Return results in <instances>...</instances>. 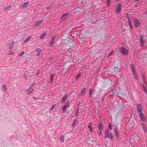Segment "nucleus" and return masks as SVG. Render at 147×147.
<instances>
[{
	"label": "nucleus",
	"mask_w": 147,
	"mask_h": 147,
	"mask_svg": "<svg viewBox=\"0 0 147 147\" xmlns=\"http://www.w3.org/2000/svg\"><path fill=\"white\" fill-rule=\"evenodd\" d=\"M116 1H118V0H116Z\"/></svg>",
	"instance_id": "45"
},
{
	"label": "nucleus",
	"mask_w": 147,
	"mask_h": 147,
	"mask_svg": "<svg viewBox=\"0 0 147 147\" xmlns=\"http://www.w3.org/2000/svg\"><path fill=\"white\" fill-rule=\"evenodd\" d=\"M143 36L142 35H141L140 36V45H142L143 44Z\"/></svg>",
	"instance_id": "20"
},
{
	"label": "nucleus",
	"mask_w": 147,
	"mask_h": 147,
	"mask_svg": "<svg viewBox=\"0 0 147 147\" xmlns=\"http://www.w3.org/2000/svg\"><path fill=\"white\" fill-rule=\"evenodd\" d=\"M122 6L121 4L119 3L118 4L116 7V12L118 13L120 11Z\"/></svg>",
	"instance_id": "5"
},
{
	"label": "nucleus",
	"mask_w": 147,
	"mask_h": 147,
	"mask_svg": "<svg viewBox=\"0 0 147 147\" xmlns=\"http://www.w3.org/2000/svg\"><path fill=\"white\" fill-rule=\"evenodd\" d=\"M114 53V51H111L109 54V56L112 55Z\"/></svg>",
	"instance_id": "35"
},
{
	"label": "nucleus",
	"mask_w": 147,
	"mask_h": 147,
	"mask_svg": "<svg viewBox=\"0 0 147 147\" xmlns=\"http://www.w3.org/2000/svg\"><path fill=\"white\" fill-rule=\"evenodd\" d=\"M34 84H33L31 86V87H30L28 89L26 90V92L28 94H29L32 92L34 90V89L33 88L34 86Z\"/></svg>",
	"instance_id": "7"
},
{
	"label": "nucleus",
	"mask_w": 147,
	"mask_h": 147,
	"mask_svg": "<svg viewBox=\"0 0 147 147\" xmlns=\"http://www.w3.org/2000/svg\"><path fill=\"white\" fill-rule=\"evenodd\" d=\"M78 115V113H77V112H76L75 114V116H76Z\"/></svg>",
	"instance_id": "41"
},
{
	"label": "nucleus",
	"mask_w": 147,
	"mask_h": 147,
	"mask_svg": "<svg viewBox=\"0 0 147 147\" xmlns=\"http://www.w3.org/2000/svg\"><path fill=\"white\" fill-rule=\"evenodd\" d=\"M95 90H94L92 89L90 90V97H92L93 96V95L95 93Z\"/></svg>",
	"instance_id": "12"
},
{
	"label": "nucleus",
	"mask_w": 147,
	"mask_h": 147,
	"mask_svg": "<svg viewBox=\"0 0 147 147\" xmlns=\"http://www.w3.org/2000/svg\"><path fill=\"white\" fill-rule=\"evenodd\" d=\"M69 101L66 102L65 104V105L62 107V111L64 113L66 111V109L69 108Z\"/></svg>",
	"instance_id": "6"
},
{
	"label": "nucleus",
	"mask_w": 147,
	"mask_h": 147,
	"mask_svg": "<svg viewBox=\"0 0 147 147\" xmlns=\"http://www.w3.org/2000/svg\"><path fill=\"white\" fill-rule=\"evenodd\" d=\"M76 112H77L78 113H79V109H77L76 110Z\"/></svg>",
	"instance_id": "40"
},
{
	"label": "nucleus",
	"mask_w": 147,
	"mask_h": 147,
	"mask_svg": "<svg viewBox=\"0 0 147 147\" xmlns=\"http://www.w3.org/2000/svg\"><path fill=\"white\" fill-rule=\"evenodd\" d=\"M62 45L61 46V49L63 50H65L69 47H72L73 45V43L72 41H70L67 39H65L62 41Z\"/></svg>",
	"instance_id": "1"
},
{
	"label": "nucleus",
	"mask_w": 147,
	"mask_h": 147,
	"mask_svg": "<svg viewBox=\"0 0 147 147\" xmlns=\"http://www.w3.org/2000/svg\"><path fill=\"white\" fill-rule=\"evenodd\" d=\"M145 91H146V90L145 89Z\"/></svg>",
	"instance_id": "44"
},
{
	"label": "nucleus",
	"mask_w": 147,
	"mask_h": 147,
	"mask_svg": "<svg viewBox=\"0 0 147 147\" xmlns=\"http://www.w3.org/2000/svg\"><path fill=\"white\" fill-rule=\"evenodd\" d=\"M14 42L12 41L11 42L9 45H8V47L9 48L11 49L14 46Z\"/></svg>",
	"instance_id": "18"
},
{
	"label": "nucleus",
	"mask_w": 147,
	"mask_h": 147,
	"mask_svg": "<svg viewBox=\"0 0 147 147\" xmlns=\"http://www.w3.org/2000/svg\"><path fill=\"white\" fill-rule=\"evenodd\" d=\"M139 117L144 122L146 121V119L142 113H139Z\"/></svg>",
	"instance_id": "8"
},
{
	"label": "nucleus",
	"mask_w": 147,
	"mask_h": 147,
	"mask_svg": "<svg viewBox=\"0 0 147 147\" xmlns=\"http://www.w3.org/2000/svg\"><path fill=\"white\" fill-rule=\"evenodd\" d=\"M133 21L135 24V26L136 28H137L139 26L140 23L138 20L136 18H134L133 19Z\"/></svg>",
	"instance_id": "3"
},
{
	"label": "nucleus",
	"mask_w": 147,
	"mask_h": 147,
	"mask_svg": "<svg viewBox=\"0 0 147 147\" xmlns=\"http://www.w3.org/2000/svg\"><path fill=\"white\" fill-rule=\"evenodd\" d=\"M24 54V52H23L21 53L20 54H19V55L20 56H22V55H23Z\"/></svg>",
	"instance_id": "38"
},
{
	"label": "nucleus",
	"mask_w": 147,
	"mask_h": 147,
	"mask_svg": "<svg viewBox=\"0 0 147 147\" xmlns=\"http://www.w3.org/2000/svg\"><path fill=\"white\" fill-rule=\"evenodd\" d=\"M107 2L108 4V5H109L110 2V0H107Z\"/></svg>",
	"instance_id": "39"
},
{
	"label": "nucleus",
	"mask_w": 147,
	"mask_h": 147,
	"mask_svg": "<svg viewBox=\"0 0 147 147\" xmlns=\"http://www.w3.org/2000/svg\"><path fill=\"white\" fill-rule=\"evenodd\" d=\"M91 125H92V123H90L88 125V127L89 128L90 131H92V128L91 127Z\"/></svg>",
	"instance_id": "33"
},
{
	"label": "nucleus",
	"mask_w": 147,
	"mask_h": 147,
	"mask_svg": "<svg viewBox=\"0 0 147 147\" xmlns=\"http://www.w3.org/2000/svg\"><path fill=\"white\" fill-rule=\"evenodd\" d=\"M2 88L3 89V90L4 91H6L7 88V86L5 84L3 85L2 86Z\"/></svg>",
	"instance_id": "25"
},
{
	"label": "nucleus",
	"mask_w": 147,
	"mask_h": 147,
	"mask_svg": "<svg viewBox=\"0 0 147 147\" xmlns=\"http://www.w3.org/2000/svg\"><path fill=\"white\" fill-rule=\"evenodd\" d=\"M109 136L111 138L112 140L113 139V136L112 134V133L111 132H110L109 133Z\"/></svg>",
	"instance_id": "32"
},
{
	"label": "nucleus",
	"mask_w": 147,
	"mask_h": 147,
	"mask_svg": "<svg viewBox=\"0 0 147 147\" xmlns=\"http://www.w3.org/2000/svg\"><path fill=\"white\" fill-rule=\"evenodd\" d=\"M29 2L28 1H27L24 3L22 5V8L24 9L27 7L28 5Z\"/></svg>",
	"instance_id": "13"
},
{
	"label": "nucleus",
	"mask_w": 147,
	"mask_h": 147,
	"mask_svg": "<svg viewBox=\"0 0 147 147\" xmlns=\"http://www.w3.org/2000/svg\"><path fill=\"white\" fill-rule=\"evenodd\" d=\"M109 128L110 129H112V125L111 123L110 122H109Z\"/></svg>",
	"instance_id": "34"
},
{
	"label": "nucleus",
	"mask_w": 147,
	"mask_h": 147,
	"mask_svg": "<svg viewBox=\"0 0 147 147\" xmlns=\"http://www.w3.org/2000/svg\"><path fill=\"white\" fill-rule=\"evenodd\" d=\"M114 131L115 134L116 136L117 137H118L119 136V134L117 131V130L116 129H115L114 130Z\"/></svg>",
	"instance_id": "26"
},
{
	"label": "nucleus",
	"mask_w": 147,
	"mask_h": 147,
	"mask_svg": "<svg viewBox=\"0 0 147 147\" xmlns=\"http://www.w3.org/2000/svg\"><path fill=\"white\" fill-rule=\"evenodd\" d=\"M69 13L64 14H63L60 18L62 20H64L69 17Z\"/></svg>",
	"instance_id": "9"
},
{
	"label": "nucleus",
	"mask_w": 147,
	"mask_h": 147,
	"mask_svg": "<svg viewBox=\"0 0 147 147\" xmlns=\"http://www.w3.org/2000/svg\"><path fill=\"white\" fill-rule=\"evenodd\" d=\"M74 124H75V121L73 123V124H72L73 125Z\"/></svg>",
	"instance_id": "42"
},
{
	"label": "nucleus",
	"mask_w": 147,
	"mask_h": 147,
	"mask_svg": "<svg viewBox=\"0 0 147 147\" xmlns=\"http://www.w3.org/2000/svg\"><path fill=\"white\" fill-rule=\"evenodd\" d=\"M128 24H129V27L131 28H132V25L131 24V21L129 18H128Z\"/></svg>",
	"instance_id": "23"
},
{
	"label": "nucleus",
	"mask_w": 147,
	"mask_h": 147,
	"mask_svg": "<svg viewBox=\"0 0 147 147\" xmlns=\"http://www.w3.org/2000/svg\"><path fill=\"white\" fill-rule=\"evenodd\" d=\"M81 76V73H80L78 74V75L77 76L76 79H78Z\"/></svg>",
	"instance_id": "31"
},
{
	"label": "nucleus",
	"mask_w": 147,
	"mask_h": 147,
	"mask_svg": "<svg viewBox=\"0 0 147 147\" xmlns=\"http://www.w3.org/2000/svg\"><path fill=\"white\" fill-rule=\"evenodd\" d=\"M59 140L62 142H64V136H61L59 138Z\"/></svg>",
	"instance_id": "21"
},
{
	"label": "nucleus",
	"mask_w": 147,
	"mask_h": 147,
	"mask_svg": "<svg viewBox=\"0 0 147 147\" xmlns=\"http://www.w3.org/2000/svg\"><path fill=\"white\" fill-rule=\"evenodd\" d=\"M10 5H8L7 6L5 7L4 8V9L5 10H7L8 9L11 7Z\"/></svg>",
	"instance_id": "28"
},
{
	"label": "nucleus",
	"mask_w": 147,
	"mask_h": 147,
	"mask_svg": "<svg viewBox=\"0 0 147 147\" xmlns=\"http://www.w3.org/2000/svg\"><path fill=\"white\" fill-rule=\"evenodd\" d=\"M55 105H53L52 106V107L51 108V111H52L53 109L55 107Z\"/></svg>",
	"instance_id": "37"
},
{
	"label": "nucleus",
	"mask_w": 147,
	"mask_h": 147,
	"mask_svg": "<svg viewBox=\"0 0 147 147\" xmlns=\"http://www.w3.org/2000/svg\"><path fill=\"white\" fill-rule=\"evenodd\" d=\"M54 75L53 74H52L51 76V77H50V82H52V81H53V77H54Z\"/></svg>",
	"instance_id": "29"
},
{
	"label": "nucleus",
	"mask_w": 147,
	"mask_h": 147,
	"mask_svg": "<svg viewBox=\"0 0 147 147\" xmlns=\"http://www.w3.org/2000/svg\"><path fill=\"white\" fill-rule=\"evenodd\" d=\"M31 38V37L30 36H28L27 38L25 40V42L26 43V42L28 41L29 40H30Z\"/></svg>",
	"instance_id": "30"
},
{
	"label": "nucleus",
	"mask_w": 147,
	"mask_h": 147,
	"mask_svg": "<svg viewBox=\"0 0 147 147\" xmlns=\"http://www.w3.org/2000/svg\"><path fill=\"white\" fill-rule=\"evenodd\" d=\"M55 38L54 37L53 38H52L51 39V40L50 41V44L51 45V46L52 47H53V45L54 43V42L55 40Z\"/></svg>",
	"instance_id": "16"
},
{
	"label": "nucleus",
	"mask_w": 147,
	"mask_h": 147,
	"mask_svg": "<svg viewBox=\"0 0 147 147\" xmlns=\"http://www.w3.org/2000/svg\"><path fill=\"white\" fill-rule=\"evenodd\" d=\"M131 71L132 72L133 74L134 75H135L136 74V73L135 69V67L134 66L132 65L131 66Z\"/></svg>",
	"instance_id": "14"
},
{
	"label": "nucleus",
	"mask_w": 147,
	"mask_h": 147,
	"mask_svg": "<svg viewBox=\"0 0 147 147\" xmlns=\"http://www.w3.org/2000/svg\"><path fill=\"white\" fill-rule=\"evenodd\" d=\"M42 21V20L39 21L38 22H36L35 24L33 25V27H37L38 26L41 25L40 23Z\"/></svg>",
	"instance_id": "10"
},
{
	"label": "nucleus",
	"mask_w": 147,
	"mask_h": 147,
	"mask_svg": "<svg viewBox=\"0 0 147 147\" xmlns=\"http://www.w3.org/2000/svg\"><path fill=\"white\" fill-rule=\"evenodd\" d=\"M119 50L120 53H123L124 55H126L128 53V51L127 49L125 48H121Z\"/></svg>",
	"instance_id": "4"
},
{
	"label": "nucleus",
	"mask_w": 147,
	"mask_h": 147,
	"mask_svg": "<svg viewBox=\"0 0 147 147\" xmlns=\"http://www.w3.org/2000/svg\"><path fill=\"white\" fill-rule=\"evenodd\" d=\"M11 53H9V54H11Z\"/></svg>",
	"instance_id": "43"
},
{
	"label": "nucleus",
	"mask_w": 147,
	"mask_h": 147,
	"mask_svg": "<svg viewBox=\"0 0 147 147\" xmlns=\"http://www.w3.org/2000/svg\"><path fill=\"white\" fill-rule=\"evenodd\" d=\"M35 51H37L36 55L38 56L40 55L41 52V50L40 49H35Z\"/></svg>",
	"instance_id": "15"
},
{
	"label": "nucleus",
	"mask_w": 147,
	"mask_h": 147,
	"mask_svg": "<svg viewBox=\"0 0 147 147\" xmlns=\"http://www.w3.org/2000/svg\"><path fill=\"white\" fill-rule=\"evenodd\" d=\"M137 110L138 112L139 113H142V108L141 105L140 104H138L137 105Z\"/></svg>",
	"instance_id": "2"
},
{
	"label": "nucleus",
	"mask_w": 147,
	"mask_h": 147,
	"mask_svg": "<svg viewBox=\"0 0 147 147\" xmlns=\"http://www.w3.org/2000/svg\"><path fill=\"white\" fill-rule=\"evenodd\" d=\"M86 89L85 88H82L80 94L82 95V94L86 91Z\"/></svg>",
	"instance_id": "24"
},
{
	"label": "nucleus",
	"mask_w": 147,
	"mask_h": 147,
	"mask_svg": "<svg viewBox=\"0 0 147 147\" xmlns=\"http://www.w3.org/2000/svg\"><path fill=\"white\" fill-rule=\"evenodd\" d=\"M109 131H108V130H106L105 133V139L108 138V139H109Z\"/></svg>",
	"instance_id": "11"
},
{
	"label": "nucleus",
	"mask_w": 147,
	"mask_h": 147,
	"mask_svg": "<svg viewBox=\"0 0 147 147\" xmlns=\"http://www.w3.org/2000/svg\"><path fill=\"white\" fill-rule=\"evenodd\" d=\"M102 130H100L98 131V134L99 136H101L102 134Z\"/></svg>",
	"instance_id": "36"
},
{
	"label": "nucleus",
	"mask_w": 147,
	"mask_h": 147,
	"mask_svg": "<svg viewBox=\"0 0 147 147\" xmlns=\"http://www.w3.org/2000/svg\"><path fill=\"white\" fill-rule=\"evenodd\" d=\"M98 128L100 130H102L103 129V127L102 126V125L100 123L99 124V125L98 127Z\"/></svg>",
	"instance_id": "22"
},
{
	"label": "nucleus",
	"mask_w": 147,
	"mask_h": 147,
	"mask_svg": "<svg viewBox=\"0 0 147 147\" xmlns=\"http://www.w3.org/2000/svg\"><path fill=\"white\" fill-rule=\"evenodd\" d=\"M46 32H45L40 35V38L41 40H42L44 39L45 36L47 34Z\"/></svg>",
	"instance_id": "19"
},
{
	"label": "nucleus",
	"mask_w": 147,
	"mask_h": 147,
	"mask_svg": "<svg viewBox=\"0 0 147 147\" xmlns=\"http://www.w3.org/2000/svg\"><path fill=\"white\" fill-rule=\"evenodd\" d=\"M142 128L143 129V130L145 132L147 131V129H146V127L145 125L144 124H143L142 126Z\"/></svg>",
	"instance_id": "27"
},
{
	"label": "nucleus",
	"mask_w": 147,
	"mask_h": 147,
	"mask_svg": "<svg viewBox=\"0 0 147 147\" xmlns=\"http://www.w3.org/2000/svg\"><path fill=\"white\" fill-rule=\"evenodd\" d=\"M67 95H64L61 100V101L62 102L64 103L66 101L67 98Z\"/></svg>",
	"instance_id": "17"
}]
</instances>
